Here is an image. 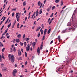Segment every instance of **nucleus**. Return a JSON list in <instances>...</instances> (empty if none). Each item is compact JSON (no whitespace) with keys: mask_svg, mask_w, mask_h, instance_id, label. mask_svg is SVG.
I'll list each match as a JSON object with an SVG mask.
<instances>
[{"mask_svg":"<svg viewBox=\"0 0 77 77\" xmlns=\"http://www.w3.org/2000/svg\"><path fill=\"white\" fill-rule=\"evenodd\" d=\"M15 41H16V42H17V43H19V42H20V39L16 38L15 40Z\"/></svg>","mask_w":77,"mask_h":77,"instance_id":"nucleus-11","label":"nucleus"},{"mask_svg":"<svg viewBox=\"0 0 77 77\" xmlns=\"http://www.w3.org/2000/svg\"><path fill=\"white\" fill-rule=\"evenodd\" d=\"M2 58H3L4 59H5V57H4V56H3V55H2Z\"/></svg>","mask_w":77,"mask_h":77,"instance_id":"nucleus-57","label":"nucleus"},{"mask_svg":"<svg viewBox=\"0 0 77 77\" xmlns=\"http://www.w3.org/2000/svg\"><path fill=\"white\" fill-rule=\"evenodd\" d=\"M2 71L3 72H5V71H7L6 68L4 67L2 69Z\"/></svg>","mask_w":77,"mask_h":77,"instance_id":"nucleus-7","label":"nucleus"},{"mask_svg":"<svg viewBox=\"0 0 77 77\" xmlns=\"http://www.w3.org/2000/svg\"><path fill=\"white\" fill-rule=\"evenodd\" d=\"M24 47H26V42H24Z\"/></svg>","mask_w":77,"mask_h":77,"instance_id":"nucleus-34","label":"nucleus"},{"mask_svg":"<svg viewBox=\"0 0 77 77\" xmlns=\"http://www.w3.org/2000/svg\"><path fill=\"white\" fill-rule=\"evenodd\" d=\"M19 13H17L16 14V18L17 21L19 22V20H20V16L18 15Z\"/></svg>","mask_w":77,"mask_h":77,"instance_id":"nucleus-3","label":"nucleus"},{"mask_svg":"<svg viewBox=\"0 0 77 77\" xmlns=\"http://www.w3.org/2000/svg\"><path fill=\"white\" fill-rule=\"evenodd\" d=\"M53 14H54V13H52L50 17H53Z\"/></svg>","mask_w":77,"mask_h":77,"instance_id":"nucleus-41","label":"nucleus"},{"mask_svg":"<svg viewBox=\"0 0 77 77\" xmlns=\"http://www.w3.org/2000/svg\"><path fill=\"white\" fill-rule=\"evenodd\" d=\"M40 29H41V26H39L37 28L35 31L38 32V31H39Z\"/></svg>","mask_w":77,"mask_h":77,"instance_id":"nucleus-10","label":"nucleus"},{"mask_svg":"<svg viewBox=\"0 0 77 77\" xmlns=\"http://www.w3.org/2000/svg\"><path fill=\"white\" fill-rule=\"evenodd\" d=\"M27 17H26L25 18V21H26V20H27Z\"/></svg>","mask_w":77,"mask_h":77,"instance_id":"nucleus-52","label":"nucleus"},{"mask_svg":"<svg viewBox=\"0 0 77 77\" xmlns=\"http://www.w3.org/2000/svg\"><path fill=\"white\" fill-rule=\"evenodd\" d=\"M56 8V7H55V6H53L52 8V10H53L54 9H55V8Z\"/></svg>","mask_w":77,"mask_h":77,"instance_id":"nucleus-30","label":"nucleus"},{"mask_svg":"<svg viewBox=\"0 0 77 77\" xmlns=\"http://www.w3.org/2000/svg\"><path fill=\"white\" fill-rule=\"evenodd\" d=\"M42 29H44V25L43 24H42Z\"/></svg>","mask_w":77,"mask_h":77,"instance_id":"nucleus-55","label":"nucleus"},{"mask_svg":"<svg viewBox=\"0 0 77 77\" xmlns=\"http://www.w3.org/2000/svg\"><path fill=\"white\" fill-rule=\"evenodd\" d=\"M45 35H44L42 38L43 40H44L45 39Z\"/></svg>","mask_w":77,"mask_h":77,"instance_id":"nucleus-43","label":"nucleus"},{"mask_svg":"<svg viewBox=\"0 0 77 77\" xmlns=\"http://www.w3.org/2000/svg\"><path fill=\"white\" fill-rule=\"evenodd\" d=\"M12 24L11 23V22L10 23V24H9L8 26V28H9L11 27V26Z\"/></svg>","mask_w":77,"mask_h":77,"instance_id":"nucleus-19","label":"nucleus"},{"mask_svg":"<svg viewBox=\"0 0 77 77\" xmlns=\"http://www.w3.org/2000/svg\"><path fill=\"white\" fill-rule=\"evenodd\" d=\"M35 42H37L38 41V40L36 39H35Z\"/></svg>","mask_w":77,"mask_h":77,"instance_id":"nucleus-64","label":"nucleus"},{"mask_svg":"<svg viewBox=\"0 0 77 77\" xmlns=\"http://www.w3.org/2000/svg\"><path fill=\"white\" fill-rule=\"evenodd\" d=\"M17 72V69H14V70L13 72V75L14 76H15L16 75L15 74H16Z\"/></svg>","mask_w":77,"mask_h":77,"instance_id":"nucleus-4","label":"nucleus"},{"mask_svg":"<svg viewBox=\"0 0 77 77\" xmlns=\"http://www.w3.org/2000/svg\"><path fill=\"white\" fill-rule=\"evenodd\" d=\"M35 44H36V42H34L32 43V46H33V47L34 48H35Z\"/></svg>","mask_w":77,"mask_h":77,"instance_id":"nucleus-13","label":"nucleus"},{"mask_svg":"<svg viewBox=\"0 0 77 77\" xmlns=\"http://www.w3.org/2000/svg\"><path fill=\"white\" fill-rule=\"evenodd\" d=\"M37 52L38 53V55L39 54V53H40V49L39 47L38 48V49H37Z\"/></svg>","mask_w":77,"mask_h":77,"instance_id":"nucleus-9","label":"nucleus"},{"mask_svg":"<svg viewBox=\"0 0 77 77\" xmlns=\"http://www.w3.org/2000/svg\"><path fill=\"white\" fill-rule=\"evenodd\" d=\"M66 30H64L62 31V33H66Z\"/></svg>","mask_w":77,"mask_h":77,"instance_id":"nucleus-23","label":"nucleus"},{"mask_svg":"<svg viewBox=\"0 0 77 77\" xmlns=\"http://www.w3.org/2000/svg\"><path fill=\"white\" fill-rule=\"evenodd\" d=\"M23 44H24V43H21V42H20V45H21V46H23Z\"/></svg>","mask_w":77,"mask_h":77,"instance_id":"nucleus-35","label":"nucleus"},{"mask_svg":"<svg viewBox=\"0 0 77 77\" xmlns=\"http://www.w3.org/2000/svg\"><path fill=\"white\" fill-rule=\"evenodd\" d=\"M35 14H36V12H34V14H33V15H35Z\"/></svg>","mask_w":77,"mask_h":77,"instance_id":"nucleus-59","label":"nucleus"},{"mask_svg":"<svg viewBox=\"0 0 77 77\" xmlns=\"http://www.w3.org/2000/svg\"><path fill=\"white\" fill-rule=\"evenodd\" d=\"M51 32V29H50L48 32V34H49V33H50V32Z\"/></svg>","mask_w":77,"mask_h":77,"instance_id":"nucleus-17","label":"nucleus"},{"mask_svg":"<svg viewBox=\"0 0 77 77\" xmlns=\"http://www.w3.org/2000/svg\"><path fill=\"white\" fill-rule=\"evenodd\" d=\"M46 32H47V29H45L44 31V35H45V34H46Z\"/></svg>","mask_w":77,"mask_h":77,"instance_id":"nucleus-22","label":"nucleus"},{"mask_svg":"<svg viewBox=\"0 0 77 77\" xmlns=\"http://www.w3.org/2000/svg\"><path fill=\"white\" fill-rule=\"evenodd\" d=\"M53 42V40H52L50 42V44H51Z\"/></svg>","mask_w":77,"mask_h":77,"instance_id":"nucleus-48","label":"nucleus"},{"mask_svg":"<svg viewBox=\"0 0 77 77\" xmlns=\"http://www.w3.org/2000/svg\"><path fill=\"white\" fill-rule=\"evenodd\" d=\"M67 26H71L72 28H68L69 30H73V31L75 30V29L77 27V22H75L74 23H71V22H68L67 24Z\"/></svg>","mask_w":77,"mask_h":77,"instance_id":"nucleus-1","label":"nucleus"},{"mask_svg":"<svg viewBox=\"0 0 77 77\" xmlns=\"http://www.w3.org/2000/svg\"><path fill=\"white\" fill-rule=\"evenodd\" d=\"M18 55L19 56H20L21 55V51H20V50H19L18 51Z\"/></svg>","mask_w":77,"mask_h":77,"instance_id":"nucleus-6","label":"nucleus"},{"mask_svg":"<svg viewBox=\"0 0 77 77\" xmlns=\"http://www.w3.org/2000/svg\"><path fill=\"white\" fill-rule=\"evenodd\" d=\"M23 6H26V1L23 2Z\"/></svg>","mask_w":77,"mask_h":77,"instance_id":"nucleus-25","label":"nucleus"},{"mask_svg":"<svg viewBox=\"0 0 77 77\" xmlns=\"http://www.w3.org/2000/svg\"><path fill=\"white\" fill-rule=\"evenodd\" d=\"M5 48H3L2 49V52H4V51H5Z\"/></svg>","mask_w":77,"mask_h":77,"instance_id":"nucleus-36","label":"nucleus"},{"mask_svg":"<svg viewBox=\"0 0 77 77\" xmlns=\"http://www.w3.org/2000/svg\"><path fill=\"white\" fill-rule=\"evenodd\" d=\"M8 58L9 60H11V61L12 63L14 62V60L15 58H14V56L12 55H11V54H9L8 55Z\"/></svg>","mask_w":77,"mask_h":77,"instance_id":"nucleus-2","label":"nucleus"},{"mask_svg":"<svg viewBox=\"0 0 77 77\" xmlns=\"http://www.w3.org/2000/svg\"><path fill=\"white\" fill-rule=\"evenodd\" d=\"M14 12L12 14V17H14Z\"/></svg>","mask_w":77,"mask_h":77,"instance_id":"nucleus-44","label":"nucleus"},{"mask_svg":"<svg viewBox=\"0 0 77 77\" xmlns=\"http://www.w3.org/2000/svg\"><path fill=\"white\" fill-rule=\"evenodd\" d=\"M14 26H15V25H13V24L12 26H11V27H12V29H13V28H14Z\"/></svg>","mask_w":77,"mask_h":77,"instance_id":"nucleus-46","label":"nucleus"},{"mask_svg":"<svg viewBox=\"0 0 77 77\" xmlns=\"http://www.w3.org/2000/svg\"><path fill=\"white\" fill-rule=\"evenodd\" d=\"M66 7V6H64L62 8V9H65V8Z\"/></svg>","mask_w":77,"mask_h":77,"instance_id":"nucleus-62","label":"nucleus"},{"mask_svg":"<svg viewBox=\"0 0 77 77\" xmlns=\"http://www.w3.org/2000/svg\"><path fill=\"white\" fill-rule=\"evenodd\" d=\"M58 40L59 41H60V36H58Z\"/></svg>","mask_w":77,"mask_h":77,"instance_id":"nucleus-37","label":"nucleus"},{"mask_svg":"<svg viewBox=\"0 0 77 77\" xmlns=\"http://www.w3.org/2000/svg\"><path fill=\"white\" fill-rule=\"evenodd\" d=\"M38 6H40L41 5V2L40 1L38 2Z\"/></svg>","mask_w":77,"mask_h":77,"instance_id":"nucleus-21","label":"nucleus"},{"mask_svg":"<svg viewBox=\"0 0 77 77\" xmlns=\"http://www.w3.org/2000/svg\"><path fill=\"white\" fill-rule=\"evenodd\" d=\"M63 69V68H60L58 69H57L56 70V71L57 72H61V71H62V70H61V69Z\"/></svg>","mask_w":77,"mask_h":77,"instance_id":"nucleus-5","label":"nucleus"},{"mask_svg":"<svg viewBox=\"0 0 77 77\" xmlns=\"http://www.w3.org/2000/svg\"><path fill=\"white\" fill-rule=\"evenodd\" d=\"M36 21H35L34 23V25H36Z\"/></svg>","mask_w":77,"mask_h":77,"instance_id":"nucleus-60","label":"nucleus"},{"mask_svg":"<svg viewBox=\"0 0 77 77\" xmlns=\"http://www.w3.org/2000/svg\"><path fill=\"white\" fill-rule=\"evenodd\" d=\"M8 29H7L5 31V33H7V32H8Z\"/></svg>","mask_w":77,"mask_h":77,"instance_id":"nucleus-39","label":"nucleus"},{"mask_svg":"<svg viewBox=\"0 0 77 77\" xmlns=\"http://www.w3.org/2000/svg\"><path fill=\"white\" fill-rule=\"evenodd\" d=\"M4 25H3L2 26V28L1 29V30H2V29H3V28L4 27Z\"/></svg>","mask_w":77,"mask_h":77,"instance_id":"nucleus-50","label":"nucleus"},{"mask_svg":"<svg viewBox=\"0 0 77 77\" xmlns=\"http://www.w3.org/2000/svg\"><path fill=\"white\" fill-rule=\"evenodd\" d=\"M40 35L41 34H40V32H38V35H37V36L38 37V38L39 37V36H40Z\"/></svg>","mask_w":77,"mask_h":77,"instance_id":"nucleus-24","label":"nucleus"},{"mask_svg":"<svg viewBox=\"0 0 77 77\" xmlns=\"http://www.w3.org/2000/svg\"><path fill=\"white\" fill-rule=\"evenodd\" d=\"M25 34H24L23 35V38H25Z\"/></svg>","mask_w":77,"mask_h":77,"instance_id":"nucleus-54","label":"nucleus"},{"mask_svg":"<svg viewBox=\"0 0 77 77\" xmlns=\"http://www.w3.org/2000/svg\"><path fill=\"white\" fill-rule=\"evenodd\" d=\"M5 32H4V33H3L2 34V36H4V35H5Z\"/></svg>","mask_w":77,"mask_h":77,"instance_id":"nucleus-56","label":"nucleus"},{"mask_svg":"<svg viewBox=\"0 0 77 77\" xmlns=\"http://www.w3.org/2000/svg\"><path fill=\"white\" fill-rule=\"evenodd\" d=\"M30 50V48L27 47L26 48V51H29Z\"/></svg>","mask_w":77,"mask_h":77,"instance_id":"nucleus-18","label":"nucleus"},{"mask_svg":"<svg viewBox=\"0 0 77 77\" xmlns=\"http://www.w3.org/2000/svg\"><path fill=\"white\" fill-rule=\"evenodd\" d=\"M55 3H59V0H56L55 1Z\"/></svg>","mask_w":77,"mask_h":77,"instance_id":"nucleus-27","label":"nucleus"},{"mask_svg":"<svg viewBox=\"0 0 77 77\" xmlns=\"http://www.w3.org/2000/svg\"><path fill=\"white\" fill-rule=\"evenodd\" d=\"M51 19L50 18H49L48 20V23H49V24L50 25V24H51V22H52V21L50 20V22H49V21H50V20Z\"/></svg>","mask_w":77,"mask_h":77,"instance_id":"nucleus-8","label":"nucleus"},{"mask_svg":"<svg viewBox=\"0 0 77 77\" xmlns=\"http://www.w3.org/2000/svg\"><path fill=\"white\" fill-rule=\"evenodd\" d=\"M42 9H41L40 10V12H39V14H40H40H42Z\"/></svg>","mask_w":77,"mask_h":77,"instance_id":"nucleus-26","label":"nucleus"},{"mask_svg":"<svg viewBox=\"0 0 77 77\" xmlns=\"http://www.w3.org/2000/svg\"><path fill=\"white\" fill-rule=\"evenodd\" d=\"M18 60H22V58H21V57H19L18 59Z\"/></svg>","mask_w":77,"mask_h":77,"instance_id":"nucleus-45","label":"nucleus"},{"mask_svg":"<svg viewBox=\"0 0 77 77\" xmlns=\"http://www.w3.org/2000/svg\"><path fill=\"white\" fill-rule=\"evenodd\" d=\"M2 55H0V62H2Z\"/></svg>","mask_w":77,"mask_h":77,"instance_id":"nucleus-28","label":"nucleus"},{"mask_svg":"<svg viewBox=\"0 0 77 77\" xmlns=\"http://www.w3.org/2000/svg\"><path fill=\"white\" fill-rule=\"evenodd\" d=\"M40 31L41 32L42 35L44 33V31L43 30H42V28L41 29Z\"/></svg>","mask_w":77,"mask_h":77,"instance_id":"nucleus-15","label":"nucleus"},{"mask_svg":"<svg viewBox=\"0 0 77 77\" xmlns=\"http://www.w3.org/2000/svg\"><path fill=\"white\" fill-rule=\"evenodd\" d=\"M43 44V42L42 43L41 45L40 46V49L42 50V47H43V45H42Z\"/></svg>","mask_w":77,"mask_h":77,"instance_id":"nucleus-16","label":"nucleus"},{"mask_svg":"<svg viewBox=\"0 0 77 77\" xmlns=\"http://www.w3.org/2000/svg\"><path fill=\"white\" fill-rule=\"evenodd\" d=\"M50 9H51V8H48V9L47 11L49 12V11H50Z\"/></svg>","mask_w":77,"mask_h":77,"instance_id":"nucleus-38","label":"nucleus"},{"mask_svg":"<svg viewBox=\"0 0 77 77\" xmlns=\"http://www.w3.org/2000/svg\"><path fill=\"white\" fill-rule=\"evenodd\" d=\"M16 20H15L13 24V25H15V23H16Z\"/></svg>","mask_w":77,"mask_h":77,"instance_id":"nucleus-40","label":"nucleus"},{"mask_svg":"<svg viewBox=\"0 0 77 77\" xmlns=\"http://www.w3.org/2000/svg\"><path fill=\"white\" fill-rule=\"evenodd\" d=\"M9 37H10V36H8L7 37V38H9Z\"/></svg>","mask_w":77,"mask_h":77,"instance_id":"nucleus-63","label":"nucleus"},{"mask_svg":"<svg viewBox=\"0 0 77 77\" xmlns=\"http://www.w3.org/2000/svg\"><path fill=\"white\" fill-rule=\"evenodd\" d=\"M13 51H14V52H15V51H16V49H15V48H14Z\"/></svg>","mask_w":77,"mask_h":77,"instance_id":"nucleus-42","label":"nucleus"},{"mask_svg":"<svg viewBox=\"0 0 77 77\" xmlns=\"http://www.w3.org/2000/svg\"><path fill=\"white\" fill-rule=\"evenodd\" d=\"M5 19H6V17H5L3 19V21L1 22V23L0 24V25H1V24H2V23H3V22L4 21H5Z\"/></svg>","mask_w":77,"mask_h":77,"instance_id":"nucleus-12","label":"nucleus"},{"mask_svg":"<svg viewBox=\"0 0 77 77\" xmlns=\"http://www.w3.org/2000/svg\"><path fill=\"white\" fill-rule=\"evenodd\" d=\"M61 6H62V5H63V1H62V0H61Z\"/></svg>","mask_w":77,"mask_h":77,"instance_id":"nucleus-33","label":"nucleus"},{"mask_svg":"<svg viewBox=\"0 0 77 77\" xmlns=\"http://www.w3.org/2000/svg\"><path fill=\"white\" fill-rule=\"evenodd\" d=\"M53 20H54V17L52 18L51 20V21H52Z\"/></svg>","mask_w":77,"mask_h":77,"instance_id":"nucleus-58","label":"nucleus"},{"mask_svg":"<svg viewBox=\"0 0 77 77\" xmlns=\"http://www.w3.org/2000/svg\"><path fill=\"white\" fill-rule=\"evenodd\" d=\"M8 21H9V18H8L6 22H5V24H7V23L8 22Z\"/></svg>","mask_w":77,"mask_h":77,"instance_id":"nucleus-29","label":"nucleus"},{"mask_svg":"<svg viewBox=\"0 0 77 77\" xmlns=\"http://www.w3.org/2000/svg\"><path fill=\"white\" fill-rule=\"evenodd\" d=\"M28 40H29V38H26V41H28Z\"/></svg>","mask_w":77,"mask_h":77,"instance_id":"nucleus-61","label":"nucleus"},{"mask_svg":"<svg viewBox=\"0 0 77 77\" xmlns=\"http://www.w3.org/2000/svg\"><path fill=\"white\" fill-rule=\"evenodd\" d=\"M27 46H28V47H28L29 48H30V45L29 44H28V45H27Z\"/></svg>","mask_w":77,"mask_h":77,"instance_id":"nucleus-53","label":"nucleus"},{"mask_svg":"<svg viewBox=\"0 0 77 77\" xmlns=\"http://www.w3.org/2000/svg\"><path fill=\"white\" fill-rule=\"evenodd\" d=\"M17 37L18 38H21V34H19L17 35Z\"/></svg>","mask_w":77,"mask_h":77,"instance_id":"nucleus-14","label":"nucleus"},{"mask_svg":"<svg viewBox=\"0 0 77 77\" xmlns=\"http://www.w3.org/2000/svg\"><path fill=\"white\" fill-rule=\"evenodd\" d=\"M42 5V3L41 4V5L40 6V8H39L40 9V8H41L42 7V8H43L44 7V4L43 5Z\"/></svg>","mask_w":77,"mask_h":77,"instance_id":"nucleus-20","label":"nucleus"},{"mask_svg":"<svg viewBox=\"0 0 77 77\" xmlns=\"http://www.w3.org/2000/svg\"><path fill=\"white\" fill-rule=\"evenodd\" d=\"M17 10V8H16L15 9L14 8L13 9V11H16Z\"/></svg>","mask_w":77,"mask_h":77,"instance_id":"nucleus-49","label":"nucleus"},{"mask_svg":"<svg viewBox=\"0 0 77 77\" xmlns=\"http://www.w3.org/2000/svg\"><path fill=\"white\" fill-rule=\"evenodd\" d=\"M6 6V5L4 4V6H3V9H5V6Z\"/></svg>","mask_w":77,"mask_h":77,"instance_id":"nucleus-47","label":"nucleus"},{"mask_svg":"<svg viewBox=\"0 0 77 77\" xmlns=\"http://www.w3.org/2000/svg\"><path fill=\"white\" fill-rule=\"evenodd\" d=\"M38 11H39V10L38 9H37V11H36V14L38 15V14L39 13V12H38Z\"/></svg>","mask_w":77,"mask_h":77,"instance_id":"nucleus-32","label":"nucleus"},{"mask_svg":"<svg viewBox=\"0 0 77 77\" xmlns=\"http://www.w3.org/2000/svg\"><path fill=\"white\" fill-rule=\"evenodd\" d=\"M25 55L26 57H27V53L26 52H25Z\"/></svg>","mask_w":77,"mask_h":77,"instance_id":"nucleus-31","label":"nucleus"},{"mask_svg":"<svg viewBox=\"0 0 77 77\" xmlns=\"http://www.w3.org/2000/svg\"><path fill=\"white\" fill-rule=\"evenodd\" d=\"M25 64L26 65H27V61H26V62H25Z\"/></svg>","mask_w":77,"mask_h":77,"instance_id":"nucleus-51","label":"nucleus"}]
</instances>
